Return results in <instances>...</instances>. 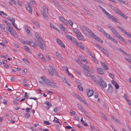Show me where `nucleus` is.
<instances>
[{
	"label": "nucleus",
	"instance_id": "1",
	"mask_svg": "<svg viewBox=\"0 0 131 131\" xmlns=\"http://www.w3.org/2000/svg\"><path fill=\"white\" fill-rule=\"evenodd\" d=\"M42 8L43 11L41 10V13L46 19H48V18L47 14H48L49 13L48 10L46 7L44 5L42 6Z\"/></svg>",
	"mask_w": 131,
	"mask_h": 131
},
{
	"label": "nucleus",
	"instance_id": "2",
	"mask_svg": "<svg viewBox=\"0 0 131 131\" xmlns=\"http://www.w3.org/2000/svg\"><path fill=\"white\" fill-rule=\"evenodd\" d=\"M109 28L116 37L119 38V39L121 38L122 37L119 34L118 32L111 25H110L109 26Z\"/></svg>",
	"mask_w": 131,
	"mask_h": 131
},
{
	"label": "nucleus",
	"instance_id": "3",
	"mask_svg": "<svg viewBox=\"0 0 131 131\" xmlns=\"http://www.w3.org/2000/svg\"><path fill=\"white\" fill-rule=\"evenodd\" d=\"M37 45L40 47L41 49L43 50H44V48L43 46H45V43L42 39L38 40V42H37Z\"/></svg>",
	"mask_w": 131,
	"mask_h": 131
},
{
	"label": "nucleus",
	"instance_id": "4",
	"mask_svg": "<svg viewBox=\"0 0 131 131\" xmlns=\"http://www.w3.org/2000/svg\"><path fill=\"white\" fill-rule=\"evenodd\" d=\"M99 79H100V80L99 82V83L97 84L100 85V86L104 88H106L107 86V84L102 78H100L99 77Z\"/></svg>",
	"mask_w": 131,
	"mask_h": 131
},
{
	"label": "nucleus",
	"instance_id": "5",
	"mask_svg": "<svg viewBox=\"0 0 131 131\" xmlns=\"http://www.w3.org/2000/svg\"><path fill=\"white\" fill-rule=\"evenodd\" d=\"M117 28L121 30L122 32L125 34L126 35L128 36L129 37L131 38V34L126 32V30L123 28L119 26H117Z\"/></svg>",
	"mask_w": 131,
	"mask_h": 131
},
{
	"label": "nucleus",
	"instance_id": "6",
	"mask_svg": "<svg viewBox=\"0 0 131 131\" xmlns=\"http://www.w3.org/2000/svg\"><path fill=\"white\" fill-rule=\"evenodd\" d=\"M82 27L87 32L89 33L90 35L92 37L93 36L94 34L91 31L85 26H83Z\"/></svg>",
	"mask_w": 131,
	"mask_h": 131
},
{
	"label": "nucleus",
	"instance_id": "7",
	"mask_svg": "<svg viewBox=\"0 0 131 131\" xmlns=\"http://www.w3.org/2000/svg\"><path fill=\"white\" fill-rule=\"evenodd\" d=\"M32 5L30 3L28 2V5L27 6V9L29 11V12L31 14H32V10L31 8L32 7Z\"/></svg>",
	"mask_w": 131,
	"mask_h": 131
},
{
	"label": "nucleus",
	"instance_id": "8",
	"mask_svg": "<svg viewBox=\"0 0 131 131\" xmlns=\"http://www.w3.org/2000/svg\"><path fill=\"white\" fill-rule=\"evenodd\" d=\"M88 76H89L90 77L92 80L96 83V84H99V80H97L96 78L94 76L92 75H91L90 74H89V75H88Z\"/></svg>",
	"mask_w": 131,
	"mask_h": 131
},
{
	"label": "nucleus",
	"instance_id": "9",
	"mask_svg": "<svg viewBox=\"0 0 131 131\" xmlns=\"http://www.w3.org/2000/svg\"><path fill=\"white\" fill-rule=\"evenodd\" d=\"M83 68L84 69V72L86 73L88 75H89L90 73V70L88 67L85 65H84Z\"/></svg>",
	"mask_w": 131,
	"mask_h": 131
},
{
	"label": "nucleus",
	"instance_id": "10",
	"mask_svg": "<svg viewBox=\"0 0 131 131\" xmlns=\"http://www.w3.org/2000/svg\"><path fill=\"white\" fill-rule=\"evenodd\" d=\"M40 78L42 79L46 83L48 84L50 83V81L46 78L44 76H42L40 77Z\"/></svg>",
	"mask_w": 131,
	"mask_h": 131
},
{
	"label": "nucleus",
	"instance_id": "11",
	"mask_svg": "<svg viewBox=\"0 0 131 131\" xmlns=\"http://www.w3.org/2000/svg\"><path fill=\"white\" fill-rule=\"evenodd\" d=\"M101 63L102 67L105 70H108V68L107 65L104 63H103L102 61L101 62Z\"/></svg>",
	"mask_w": 131,
	"mask_h": 131
},
{
	"label": "nucleus",
	"instance_id": "12",
	"mask_svg": "<svg viewBox=\"0 0 131 131\" xmlns=\"http://www.w3.org/2000/svg\"><path fill=\"white\" fill-rule=\"evenodd\" d=\"M57 41L62 47L64 48H65V46L63 42L61 40L59 39H57Z\"/></svg>",
	"mask_w": 131,
	"mask_h": 131
},
{
	"label": "nucleus",
	"instance_id": "13",
	"mask_svg": "<svg viewBox=\"0 0 131 131\" xmlns=\"http://www.w3.org/2000/svg\"><path fill=\"white\" fill-rule=\"evenodd\" d=\"M87 93L88 96L90 97L93 95L94 91L92 90H89L87 92Z\"/></svg>",
	"mask_w": 131,
	"mask_h": 131
},
{
	"label": "nucleus",
	"instance_id": "14",
	"mask_svg": "<svg viewBox=\"0 0 131 131\" xmlns=\"http://www.w3.org/2000/svg\"><path fill=\"white\" fill-rule=\"evenodd\" d=\"M93 38L97 40V41L100 42L101 43H102L103 42V41L100 38H99L97 36L95 35L94 34L93 35L92 37Z\"/></svg>",
	"mask_w": 131,
	"mask_h": 131
},
{
	"label": "nucleus",
	"instance_id": "15",
	"mask_svg": "<svg viewBox=\"0 0 131 131\" xmlns=\"http://www.w3.org/2000/svg\"><path fill=\"white\" fill-rule=\"evenodd\" d=\"M49 83V85L53 87H57L56 83L53 80H52Z\"/></svg>",
	"mask_w": 131,
	"mask_h": 131
},
{
	"label": "nucleus",
	"instance_id": "16",
	"mask_svg": "<svg viewBox=\"0 0 131 131\" xmlns=\"http://www.w3.org/2000/svg\"><path fill=\"white\" fill-rule=\"evenodd\" d=\"M96 26L97 28L99 30V31L101 32L103 34H104V32H105V30L102 28H101L100 26L98 25H96Z\"/></svg>",
	"mask_w": 131,
	"mask_h": 131
},
{
	"label": "nucleus",
	"instance_id": "17",
	"mask_svg": "<svg viewBox=\"0 0 131 131\" xmlns=\"http://www.w3.org/2000/svg\"><path fill=\"white\" fill-rule=\"evenodd\" d=\"M97 70L98 72L100 74H104L103 70V69L101 68H97Z\"/></svg>",
	"mask_w": 131,
	"mask_h": 131
},
{
	"label": "nucleus",
	"instance_id": "18",
	"mask_svg": "<svg viewBox=\"0 0 131 131\" xmlns=\"http://www.w3.org/2000/svg\"><path fill=\"white\" fill-rule=\"evenodd\" d=\"M76 44L82 49L83 50L84 49V47L82 45L81 43L77 42Z\"/></svg>",
	"mask_w": 131,
	"mask_h": 131
},
{
	"label": "nucleus",
	"instance_id": "19",
	"mask_svg": "<svg viewBox=\"0 0 131 131\" xmlns=\"http://www.w3.org/2000/svg\"><path fill=\"white\" fill-rule=\"evenodd\" d=\"M60 18L61 21H62L63 23L65 24L66 25L68 24V23L66 20L63 17L61 16H60Z\"/></svg>",
	"mask_w": 131,
	"mask_h": 131
},
{
	"label": "nucleus",
	"instance_id": "20",
	"mask_svg": "<svg viewBox=\"0 0 131 131\" xmlns=\"http://www.w3.org/2000/svg\"><path fill=\"white\" fill-rule=\"evenodd\" d=\"M61 78L63 82L66 83L69 86L71 85L67 81V80L65 78L63 77H61Z\"/></svg>",
	"mask_w": 131,
	"mask_h": 131
},
{
	"label": "nucleus",
	"instance_id": "21",
	"mask_svg": "<svg viewBox=\"0 0 131 131\" xmlns=\"http://www.w3.org/2000/svg\"><path fill=\"white\" fill-rule=\"evenodd\" d=\"M56 54L58 58L61 60H62V57L61 55L59 54L58 52H56Z\"/></svg>",
	"mask_w": 131,
	"mask_h": 131
},
{
	"label": "nucleus",
	"instance_id": "22",
	"mask_svg": "<svg viewBox=\"0 0 131 131\" xmlns=\"http://www.w3.org/2000/svg\"><path fill=\"white\" fill-rule=\"evenodd\" d=\"M24 27L27 33L28 34L30 32V30L29 29V28L28 26L27 25H25L24 26Z\"/></svg>",
	"mask_w": 131,
	"mask_h": 131
},
{
	"label": "nucleus",
	"instance_id": "23",
	"mask_svg": "<svg viewBox=\"0 0 131 131\" xmlns=\"http://www.w3.org/2000/svg\"><path fill=\"white\" fill-rule=\"evenodd\" d=\"M77 37L79 40H81L83 41H85V38H84L82 34L81 35H79Z\"/></svg>",
	"mask_w": 131,
	"mask_h": 131
},
{
	"label": "nucleus",
	"instance_id": "24",
	"mask_svg": "<svg viewBox=\"0 0 131 131\" xmlns=\"http://www.w3.org/2000/svg\"><path fill=\"white\" fill-rule=\"evenodd\" d=\"M103 35L105 36L107 38H108L110 39V37H112L109 34L107 33L105 31L104 32Z\"/></svg>",
	"mask_w": 131,
	"mask_h": 131
},
{
	"label": "nucleus",
	"instance_id": "25",
	"mask_svg": "<svg viewBox=\"0 0 131 131\" xmlns=\"http://www.w3.org/2000/svg\"><path fill=\"white\" fill-rule=\"evenodd\" d=\"M0 27L1 29L3 30L4 31L7 32L6 31H5V26L4 25L2 24H0Z\"/></svg>",
	"mask_w": 131,
	"mask_h": 131
},
{
	"label": "nucleus",
	"instance_id": "26",
	"mask_svg": "<svg viewBox=\"0 0 131 131\" xmlns=\"http://www.w3.org/2000/svg\"><path fill=\"white\" fill-rule=\"evenodd\" d=\"M60 111L59 108L57 107H55L53 110V111L56 113H57Z\"/></svg>",
	"mask_w": 131,
	"mask_h": 131
},
{
	"label": "nucleus",
	"instance_id": "27",
	"mask_svg": "<svg viewBox=\"0 0 131 131\" xmlns=\"http://www.w3.org/2000/svg\"><path fill=\"white\" fill-rule=\"evenodd\" d=\"M31 21L33 22L37 26H38V27H40V26L39 24V23L36 21H35L34 20H31Z\"/></svg>",
	"mask_w": 131,
	"mask_h": 131
},
{
	"label": "nucleus",
	"instance_id": "28",
	"mask_svg": "<svg viewBox=\"0 0 131 131\" xmlns=\"http://www.w3.org/2000/svg\"><path fill=\"white\" fill-rule=\"evenodd\" d=\"M28 43H30V45L32 47H36V46H35L34 43L33 42L31 41H28Z\"/></svg>",
	"mask_w": 131,
	"mask_h": 131
},
{
	"label": "nucleus",
	"instance_id": "29",
	"mask_svg": "<svg viewBox=\"0 0 131 131\" xmlns=\"http://www.w3.org/2000/svg\"><path fill=\"white\" fill-rule=\"evenodd\" d=\"M11 34L13 35L15 37H17V33L16 31L13 30L12 31Z\"/></svg>",
	"mask_w": 131,
	"mask_h": 131
},
{
	"label": "nucleus",
	"instance_id": "30",
	"mask_svg": "<svg viewBox=\"0 0 131 131\" xmlns=\"http://www.w3.org/2000/svg\"><path fill=\"white\" fill-rule=\"evenodd\" d=\"M129 57H130V58H125V59L127 60V61H128L129 62L131 63V55L129 54L128 56Z\"/></svg>",
	"mask_w": 131,
	"mask_h": 131
},
{
	"label": "nucleus",
	"instance_id": "31",
	"mask_svg": "<svg viewBox=\"0 0 131 131\" xmlns=\"http://www.w3.org/2000/svg\"><path fill=\"white\" fill-rule=\"evenodd\" d=\"M8 20L12 22H15V19L13 18L12 17H8Z\"/></svg>",
	"mask_w": 131,
	"mask_h": 131
},
{
	"label": "nucleus",
	"instance_id": "32",
	"mask_svg": "<svg viewBox=\"0 0 131 131\" xmlns=\"http://www.w3.org/2000/svg\"><path fill=\"white\" fill-rule=\"evenodd\" d=\"M35 35L36 38L38 39V40H39L40 39H42L41 37L38 33H36Z\"/></svg>",
	"mask_w": 131,
	"mask_h": 131
},
{
	"label": "nucleus",
	"instance_id": "33",
	"mask_svg": "<svg viewBox=\"0 0 131 131\" xmlns=\"http://www.w3.org/2000/svg\"><path fill=\"white\" fill-rule=\"evenodd\" d=\"M70 40L73 42L75 43L76 44L77 42L75 38L73 37H71V39Z\"/></svg>",
	"mask_w": 131,
	"mask_h": 131
},
{
	"label": "nucleus",
	"instance_id": "34",
	"mask_svg": "<svg viewBox=\"0 0 131 131\" xmlns=\"http://www.w3.org/2000/svg\"><path fill=\"white\" fill-rule=\"evenodd\" d=\"M116 10L115 11V12L119 14L120 15L122 14L123 13L121 11L119 10H118V9L117 8H116Z\"/></svg>",
	"mask_w": 131,
	"mask_h": 131
},
{
	"label": "nucleus",
	"instance_id": "35",
	"mask_svg": "<svg viewBox=\"0 0 131 131\" xmlns=\"http://www.w3.org/2000/svg\"><path fill=\"white\" fill-rule=\"evenodd\" d=\"M45 103L48 106H52V104L50 102L48 101H46Z\"/></svg>",
	"mask_w": 131,
	"mask_h": 131
},
{
	"label": "nucleus",
	"instance_id": "36",
	"mask_svg": "<svg viewBox=\"0 0 131 131\" xmlns=\"http://www.w3.org/2000/svg\"><path fill=\"white\" fill-rule=\"evenodd\" d=\"M53 122L56 123H59L60 124H61L59 122V121H58V119L56 117L54 118V119L53 120Z\"/></svg>",
	"mask_w": 131,
	"mask_h": 131
},
{
	"label": "nucleus",
	"instance_id": "37",
	"mask_svg": "<svg viewBox=\"0 0 131 131\" xmlns=\"http://www.w3.org/2000/svg\"><path fill=\"white\" fill-rule=\"evenodd\" d=\"M110 40H111L112 41H113V42L116 43H118V41L115 39H114L112 37H110Z\"/></svg>",
	"mask_w": 131,
	"mask_h": 131
},
{
	"label": "nucleus",
	"instance_id": "38",
	"mask_svg": "<svg viewBox=\"0 0 131 131\" xmlns=\"http://www.w3.org/2000/svg\"><path fill=\"white\" fill-rule=\"evenodd\" d=\"M19 41L23 43V44H25V43H26L27 44H28L29 43H28V42H27L26 43L25 42V41L24 40V39H19Z\"/></svg>",
	"mask_w": 131,
	"mask_h": 131
},
{
	"label": "nucleus",
	"instance_id": "39",
	"mask_svg": "<svg viewBox=\"0 0 131 131\" xmlns=\"http://www.w3.org/2000/svg\"><path fill=\"white\" fill-rule=\"evenodd\" d=\"M88 51L90 55L92 57V58H93L94 57V54H93L92 51L90 50H88Z\"/></svg>",
	"mask_w": 131,
	"mask_h": 131
},
{
	"label": "nucleus",
	"instance_id": "40",
	"mask_svg": "<svg viewBox=\"0 0 131 131\" xmlns=\"http://www.w3.org/2000/svg\"><path fill=\"white\" fill-rule=\"evenodd\" d=\"M120 40L122 41L124 43H125L126 44H127V42L122 37L121 38Z\"/></svg>",
	"mask_w": 131,
	"mask_h": 131
},
{
	"label": "nucleus",
	"instance_id": "41",
	"mask_svg": "<svg viewBox=\"0 0 131 131\" xmlns=\"http://www.w3.org/2000/svg\"><path fill=\"white\" fill-rule=\"evenodd\" d=\"M30 116V114L29 113H27L25 114V117L28 118Z\"/></svg>",
	"mask_w": 131,
	"mask_h": 131
},
{
	"label": "nucleus",
	"instance_id": "42",
	"mask_svg": "<svg viewBox=\"0 0 131 131\" xmlns=\"http://www.w3.org/2000/svg\"><path fill=\"white\" fill-rule=\"evenodd\" d=\"M103 53L105 54H106L107 56H109V54L107 51L105 49L103 51Z\"/></svg>",
	"mask_w": 131,
	"mask_h": 131
},
{
	"label": "nucleus",
	"instance_id": "43",
	"mask_svg": "<svg viewBox=\"0 0 131 131\" xmlns=\"http://www.w3.org/2000/svg\"><path fill=\"white\" fill-rule=\"evenodd\" d=\"M49 72V74L53 76L54 75V72L53 71H51L50 70V69L48 70Z\"/></svg>",
	"mask_w": 131,
	"mask_h": 131
},
{
	"label": "nucleus",
	"instance_id": "44",
	"mask_svg": "<svg viewBox=\"0 0 131 131\" xmlns=\"http://www.w3.org/2000/svg\"><path fill=\"white\" fill-rule=\"evenodd\" d=\"M111 116L112 119L114 121H116V122H118V120L116 118L114 117L113 116L111 115Z\"/></svg>",
	"mask_w": 131,
	"mask_h": 131
},
{
	"label": "nucleus",
	"instance_id": "45",
	"mask_svg": "<svg viewBox=\"0 0 131 131\" xmlns=\"http://www.w3.org/2000/svg\"><path fill=\"white\" fill-rule=\"evenodd\" d=\"M93 60V61L96 63H98V61L95 58V57L94 56L93 58H92Z\"/></svg>",
	"mask_w": 131,
	"mask_h": 131
},
{
	"label": "nucleus",
	"instance_id": "46",
	"mask_svg": "<svg viewBox=\"0 0 131 131\" xmlns=\"http://www.w3.org/2000/svg\"><path fill=\"white\" fill-rule=\"evenodd\" d=\"M6 24L9 27V28H10L11 29H12V26L11 24L9 22H7Z\"/></svg>",
	"mask_w": 131,
	"mask_h": 131
},
{
	"label": "nucleus",
	"instance_id": "47",
	"mask_svg": "<svg viewBox=\"0 0 131 131\" xmlns=\"http://www.w3.org/2000/svg\"><path fill=\"white\" fill-rule=\"evenodd\" d=\"M11 23L16 29H17L18 30H19V29L17 27V25L16 24H15V22H12Z\"/></svg>",
	"mask_w": 131,
	"mask_h": 131
},
{
	"label": "nucleus",
	"instance_id": "48",
	"mask_svg": "<svg viewBox=\"0 0 131 131\" xmlns=\"http://www.w3.org/2000/svg\"><path fill=\"white\" fill-rule=\"evenodd\" d=\"M121 16L126 19L127 18V16L126 15L124 14L123 13H122V14Z\"/></svg>",
	"mask_w": 131,
	"mask_h": 131
},
{
	"label": "nucleus",
	"instance_id": "49",
	"mask_svg": "<svg viewBox=\"0 0 131 131\" xmlns=\"http://www.w3.org/2000/svg\"><path fill=\"white\" fill-rule=\"evenodd\" d=\"M43 123L44 124L47 125H49L50 124L49 122L46 121H43Z\"/></svg>",
	"mask_w": 131,
	"mask_h": 131
},
{
	"label": "nucleus",
	"instance_id": "50",
	"mask_svg": "<svg viewBox=\"0 0 131 131\" xmlns=\"http://www.w3.org/2000/svg\"><path fill=\"white\" fill-rule=\"evenodd\" d=\"M25 49L28 52H31V51L30 49L28 47H26V48H25Z\"/></svg>",
	"mask_w": 131,
	"mask_h": 131
},
{
	"label": "nucleus",
	"instance_id": "51",
	"mask_svg": "<svg viewBox=\"0 0 131 131\" xmlns=\"http://www.w3.org/2000/svg\"><path fill=\"white\" fill-rule=\"evenodd\" d=\"M68 23L70 25L72 26V25L73 24V23L72 21L71 20H68Z\"/></svg>",
	"mask_w": 131,
	"mask_h": 131
},
{
	"label": "nucleus",
	"instance_id": "52",
	"mask_svg": "<svg viewBox=\"0 0 131 131\" xmlns=\"http://www.w3.org/2000/svg\"><path fill=\"white\" fill-rule=\"evenodd\" d=\"M78 87L80 91H83V88L80 85H78Z\"/></svg>",
	"mask_w": 131,
	"mask_h": 131
},
{
	"label": "nucleus",
	"instance_id": "53",
	"mask_svg": "<svg viewBox=\"0 0 131 131\" xmlns=\"http://www.w3.org/2000/svg\"><path fill=\"white\" fill-rule=\"evenodd\" d=\"M38 56L39 58L41 59L43 57V56L42 54H40L39 53L38 54Z\"/></svg>",
	"mask_w": 131,
	"mask_h": 131
},
{
	"label": "nucleus",
	"instance_id": "54",
	"mask_svg": "<svg viewBox=\"0 0 131 131\" xmlns=\"http://www.w3.org/2000/svg\"><path fill=\"white\" fill-rule=\"evenodd\" d=\"M54 4L55 5L57 6L58 7L60 8L61 7V6L57 2H54Z\"/></svg>",
	"mask_w": 131,
	"mask_h": 131
},
{
	"label": "nucleus",
	"instance_id": "55",
	"mask_svg": "<svg viewBox=\"0 0 131 131\" xmlns=\"http://www.w3.org/2000/svg\"><path fill=\"white\" fill-rule=\"evenodd\" d=\"M31 109L30 108H29L28 107H27L26 109V110L25 111L26 112H27V113H29L30 112V111H29V110H30Z\"/></svg>",
	"mask_w": 131,
	"mask_h": 131
},
{
	"label": "nucleus",
	"instance_id": "56",
	"mask_svg": "<svg viewBox=\"0 0 131 131\" xmlns=\"http://www.w3.org/2000/svg\"><path fill=\"white\" fill-rule=\"evenodd\" d=\"M49 66L50 68L52 70L53 72H54V71H55V69L53 67L50 65H49Z\"/></svg>",
	"mask_w": 131,
	"mask_h": 131
},
{
	"label": "nucleus",
	"instance_id": "57",
	"mask_svg": "<svg viewBox=\"0 0 131 131\" xmlns=\"http://www.w3.org/2000/svg\"><path fill=\"white\" fill-rule=\"evenodd\" d=\"M111 82H112V83L115 85L116 84H117V83L116 82L114 81V80H112Z\"/></svg>",
	"mask_w": 131,
	"mask_h": 131
},
{
	"label": "nucleus",
	"instance_id": "58",
	"mask_svg": "<svg viewBox=\"0 0 131 131\" xmlns=\"http://www.w3.org/2000/svg\"><path fill=\"white\" fill-rule=\"evenodd\" d=\"M102 116L105 120L107 121V119L105 114H103Z\"/></svg>",
	"mask_w": 131,
	"mask_h": 131
},
{
	"label": "nucleus",
	"instance_id": "59",
	"mask_svg": "<svg viewBox=\"0 0 131 131\" xmlns=\"http://www.w3.org/2000/svg\"><path fill=\"white\" fill-rule=\"evenodd\" d=\"M98 6L101 9V10L102 11L104 12L105 11V10L100 5H99Z\"/></svg>",
	"mask_w": 131,
	"mask_h": 131
},
{
	"label": "nucleus",
	"instance_id": "60",
	"mask_svg": "<svg viewBox=\"0 0 131 131\" xmlns=\"http://www.w3.org/2000/svg\"><path fill=\"white\" fill-rule=\"evenodd\" d=\"M109 75L111 78L112 79L114 77V76L112 73H109Z\"/></svg>",
	"mask_w": 131,
	"mask_h": 131
},
{
	"label": "nucleus",
	"instance_id": "61",
	"mask_svg": "<svg viewBox=\"0 0 131 131\" xmlns=\"http://www.w3.org/2000/svg\"><path fill=\"white\" fill-rule=\"evenodd\" d=\"M17 3L18 5L20 6V7H21L22 6V4H21V3L20 1H17Z\"/></svg>",
	"mask_w": 131,
	"mask_h": 131
},
{
	"label": "nucleus",
	"instance_id": "62",
	"mask_svg": "<svg viewBox=\"0 0 131 131\" xmlns=\"http://www.w3.org/2000/svg\"><path fill=\"white\" fill-rule=\"evenodd\" d=\"M23 60L24 61H25V62H27L28 63H29V61H28L27 60V59L26 58H24L23 59Z\"/></svg>",
	"mask_w": 131,
	"mask_h": 131
},
{
	"label": "nucleus",
	"instance_id": "63",
	"mask_svg": "<svg viewBox=\"0 0 131 131\" xmlns=\"http://www.w3.org/2000/svg\"><path fill=\"white\" fill-rule=\"evenodd\" d=\"M123 97L126 100H127L128 99H127V96L126 94H124V95L123 96Z\"/></svg>",
	"mask_w": 131,
	"mask_h": 131
},
{
	"label": "nucleus",
	"instance_id": "64",
	"mask_svg": "<svg viewBox=\"0 0 131 131\" xmlns=\"http://www.w3.org/2000/svg\"><path fill=\"white\" fill-rule=\"evenodd\" d=\"M94 97L96 99L98 97V95L97 93H95L94 94Z\"/></svg>",
	"mask_w": 131,
	"mask_h": 131
}]
</instances>
